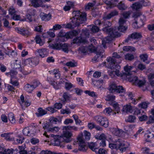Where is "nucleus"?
Here are the masks:
<instances>
[{
  "instance_id": "1",
  "label": "nucleus",
  "mask_w": 154,
  "mask_h": 154,
  "mask_svg": "<svg viewBox=\"0 0 154 154\" xmlns=\"http://www.w3.org/2000/svg\"><path fill=\"white\" fill-rule=\"evenodd\" d=\"M89 41L87 39H73L71 42L72 45L74 44L78 46L83 45L87 44L90 42V45L87 46H83L79 48V51L82 53H85L87 52H94L96 54V55L92 60L95 61H97L99 60V58L103 57L104 50L101 47V45H99L96 48L94 45L97 43L96 39H89Z\"/></svg>"
},
{
  "instance_id": "2",
  "label": "nucleus",
  "mask_w": 154,
  "mask_h": 154,
  "mask_svg": "<svg viewBox=\"0 0 154 154\" xmlns=\"http://www.w3.org/2000/svg\"><path fill=\"white\" fill-rule=\"evenodd\" d=\"M106 60L108 63V68L111 69H115V70L114 71L115 72V75L117 76H121L123 77H126V78H129L128 76L131 75V70L132 69L133 66L128 65L125 66L124 69L125 72L122 74L120 72L119 70L120 68V66L118 65L115 64L116 61L115 59L111 57H108Z\"/></svg>"
},
{
  "instance_id": "3",
  "label": "nucleus",
  "mask_w": 154,
  "mask_h": 154,
  "mask_svg": "<svg viewBox=\"0 0 154 154\" xmlns=\"http://www.w3.org/2000/svg\"><path fill=\"white\" fill-rule=\"evenodd\" d=\"M73 17L70 23L67 24L66 28H74L82 23L86 20V14L85 12H81L79 11H75L73 12Z\"/></svg>"
},
{
  "instance_id": "4",
  "label": "nucleus",
  "mask_w": 154,
  "mask_h": 154,
  "mask_svg": "<svg viewBox=\"0 0 154 154\" xmlns=\"http://www.w3.org/2000/svg\"><path fill=\"white\" fill-rule=\"evenodd\" d=\"M132 17L135 20V22L133 23L132 26L135 28L143 26L146 20L145 17L143 15H140L139 13H134Z\"/></svg>"
},
{
  "instance_id": "5",
  "label": "nucleus",
  "mask_w": 154,
  "mask_h": 154,
  "mask_svg": "<svg viewBox=\"0 0 154 154\" xmlns=\"http://www.w3.org/2000/svg\"><path fill=\"white\" fill-rule=\"evenodd\" d=\"M104 25L105 27L103 29V31L108 34V35L110 37L112 38H117L120 37L122 34L118 32L113 31L112 29L108 27L110 26L111 23L109 21H106L104 23Z\"/></svg>"
},
{
  "instance_id": "6",
  "label": "nucleus",
  "mask_w": 154,
  "mask_h": 154,
  "mask_svg": "<svg viewBox=\"0 0 154 154\" xmlns=\"http://www.w3.org/2000/svg\"><path fill=\"white\" fill-rule=\"evenodd\" d=\"M48 42L49 44V46L54 49L61 50L62 42L65 41L64 39H49Z\"/></svg>"
},
{
  "instance_id": "7",
  "label": "nucleus",
  "mask_w": 154,
  "mask_h": 154,
  "mask_svg": "<svg viewBox=\"0 0 154 154\" xmlns=\"http://www.w3.org/2000/svg\"><path fill=\"white\" fill-rule=\"evenodd\" d=\"M109 90L112 93H124L125 90L122 86L118 85L115 83L112 82L110 83L109 88Z\"/></svg>"
},
{
  "instance_id": "8",
  "label": "nucleus",
  "mask_w": 154,
  "mask_h": 154,
  "mask_svg": "<svg viewBox=\"0 0 154 154\" xmlns=\"http://www.w3.org/2000/svg\"><path fill=\"white\" fill-rule=\"evenodd\" d=\"M94 119L100 125L105 128H107L108 126V120L106 118L100 116H96L94 117Z\"/></svg>"
},
{
  "instance_id": "9",
  "label": "nucleus",
  "mask_w": 154,
  "mask_h": 154,
  "mask_svg": "<svg viewBox=\"0 0 154 154\" xmlns=\"http://www.w3.org/2000/svg\"><path fill=\"white\" fill-rule=\"evenodd\" d=\"M39 62L38 59L36 57L30 58L25 60L23 63L28 66L34 67L38 65Z\"/></svg>"
},
{
  "instance_id": "10",
  "label": "nucleus",
  "mask_w": 154,
  "mask_h": 154,
  "mask_svg": "<svg viewBox=\"0 0 154 154\" xmlns=\"http://www.w3.org/2000/svg\"><path fill=\"white\" fill-rule=\"evenodd\" d=\"M126 20L122 17H120L119 21V26L118 29L120 32L125 33L127 30L128 26L126 25Z\"/></svg>"
},
{
  "instance_id": "11",
  "label": "nucleus",
  "mask_w": 154,
  "mask_h": 154,
  "mask_svg": "<svg viewBox=\"0 0 154 154\" xmlns=\"http://www.w3.org/2000/svg\"><path fill=\"white\" fill-rule=\"evenodd\" d=\"M78 140L79 142V150L83 152L86 151L88 149V146L82 139V136H79Z\"/></svg>"
},
{
  "instance_id": "12",
  "label": "nucleus",
  "mask_w": 154,
  "mask_h": 154,
  "mask_svg": "<svg viewBox=\"0 0 154 154\" xmlns=\"http://www.w3.org/2000/svg\"><path fill=\"white\" fill-rule=\"evenodd\" d=\"M15 30L19 34L27 37L31 35V30L28 28H16L15 29Z\"/></svg>"
},
{
  "instance_id": "13",
  "label": "nucleus",
  "mask_w": 154,
  "mask_h": 154,
  "mask_svg": "<svg viewBox=\"0 0 154 154\" xmlns=\"http://www.w3.org/2000/svg\"><path fill=\"white\" fill-rule=\"evenodd\" d=\"M62 138L66 143H69L71 140V138L72 137V132L68 130H63L62 135Z\"/></svg>"
},
{
  "instance_id": "14",
  "label": "nucleus",
  "mask_w": 154,
  "mask_h": 154,
  "mask_svg": "<svg viewBox=\"0 0 154 154\" xmlns=\"http://www.w3.org/2000/svg\"><path fill=\"white\" fill-rule=\"evenodd\" d=\"M110 131L113 134L119 137L123 136L125 133V132L121 129L115 128H111Z\"/></svg>"
},
{
  "instance_id": "15",
  "label": "nucleus",
  "mask_w": 154,
  "mask_h": 154,
  "mask_svg": "<svg viewBox=\"0 0 154 154\" xmlns=\"http://www.w3.org/2000/svg\"><path fill=\"white\" fill-rule=\"evenodd\" d=\"M114 143H115L116 146V149H118L125 146V142L121 138H118L117 139H115Z\"/></svg>"
},
{
  "instance_id": "16",
  "label": "nucleus",
  "mask_w": 154,
  "mask_h": 154,
  "mask_svg": "<svg viewBox=\"0 0 154 154\" xmlns=\"http://www.w3.org/2000/svg\"><path fill=\"white\" fill-rule=\"evenodd\" d=\"M32 5L35 8L39 7H45L42 1L41 0H29Z\"/></svg>"
},
{
  "instance_id": "17",
  "label": "nucleus",
  "mask_w": 154,
  "mask_h": 154,
  "mask_svg": "<svg viewBox=\"0 0 154 154\" xmlns=\"http://www.w3.org/2000/svg\"><path fill=\"white\" fill-rule=\"evenodd\" d=\"M132 81L135 85H137L140 87L144 85L146 82L145 80L139 79L137 77L135 76L133 77Z\"/></svg>"
},
{
  "instance_id": "18",
  "label": "nucleus",
  "mask_w": 154,
  "mask_h": 154,
  "mask_svg": "<svg viewBox=\"0 0 154 154\" xmlns=\"http://www.w3.org/2000/svg\"><path fill=\"white\" fill-rule=\"evenodd\" d=\"M118 13V11L114 10L108 14L104 15L103 17V19L104 20L109 19L114 16L117 15Z\"/></svg>"
},
{
  "instance_id": "19",
  "label": "nucleus",
  "mask_w": 154,
  "mask_h": 154,
  "mask_svg": "<svg viewBox=\"0 0 154 154\" xmlns=\"http://www.w3.org/2000/svg\"><path fill=\"white\" fill-rule=\"evenodd\" d=\"M131 7L133 10L136 11H138L143 8L141 4L139 1L136 2L133 4L131 6Z\"/></svg>"
},
{
  "instance_id": "20",
  "label": "nucleus",
  "mask_w": 154,
  "mask_h": 154,
  "mask_svg": "<svg viewBox=\"0 0 154 154\" xmlns=\"http://www.w3.org/2000/svg\"><path fill=\"white\" fill-rule=\"evenodd\" d=\"M103 2L106 4L108 7L112 8L116 6L117 3L114 0H111L110 1L108 0H103Z\"/></svg>"
},
{
  "instance_id": "21",
  "label": "nucleus",
  "mask_w": 154,
  "mask_h": 154,
  "mask_svg": "<svg viewBox=\"0 0 154 154\" xmlns=\"http://www.w3.org/2000/svg\"><path fill=\"white\" fill-rule=\"evenodd\" d=\"M51 136L52 137H54L55 139L54 140V144L55 146H60V147H63L64 146L63 145V143L60 142V139H58V136H55L54 134H51Z\"/></svg>"
},
{
  "instance_id": "22",
  "label": "nucleus",
  "mask_w": 154,
  "mask_h": 154,
  "mask_svg": "<svg viewBox=\"0 0 154 154\" xmlns=\"http://www.w3.org/2000/svg\"><path fill=\"white\" fill-rule=\"evenodd\" d=\"M112 58H111L115 59L116 61L115 62V64H116V63H121L122 61L121 56L116 52H114L112 54Z\"/></svg>"
},
{
  "instance_id": "23",
  "label": "nucleus",
  "mask_w": 154,
  "mask_h": 154,
  "mask_svg": "<svg viewBox=\"0 0 154 154\" xmlns=\"http://www.w3.org/2000/svg\"><path fill=\"white\" fill-rule=\"evenodd\" d=\"M38 52L39 55L42 58H43L48 56V53L47 49L45 48L42 49L38 50Z\"/></svg>"
},
{
  "instance_id": "24",
  "label": "nucleus",
  "mask_w": 154,
  "mask_h": 154,
  "mask_svg": "<svg viewBox=\"0 0 154 154\" xmlns=\"http://www.w3.org/2000/svg\"><path fill=\"white\" fill-rule=\"evenodd\" d=\"M5 53L7 55L10 57L11 56L14 57L16 55V53L14 50H11L9 47H8L5 50Z\"/></svg>"
},
{
  "instance_id": "25",
  "label": "nucleus",
  "mask_w": 154,
  "mask_h": 154,
  "mask_svg": "<svg viewBox=\"0 0 154 154\" xmlns=\"http://www.w3.org/2000/svg\"><path fill=\"white\" fill-rule=\"evenodd\" d=\"M12 134L11 133H4L2 134L1 136L2 137H5V138L7 141H14V137L10 136Z\"/></svg>"
},
{
  "instance_id": "26",
  "label": "nucleus",
  "mask_w": 154,
  "mask_h": 154,
  "mask_svg": "<svg viewBox=\"0 0 154 154\" xmlns=\"http://www.w3.org/2000/svg\"><path fill=\"white\" fill-rule=\"evenodd\" d=\"M88 147L93 151L95 152L96 153L97 152V144L96 143L91 142L88 143Z\"/></svg>"
},
{
  "instance_id": "27",
  "label": "nucleus",
  "mask_w": 154,
  "mask_h": 154,
  "mask_svg": "<svg viewBox=\"0 0 154 154\" xmlns=\"http://www.w3.org/2000/svg\"><path fill=\"white\" fill-rule=\"evenodd\" d=\"M47 113L46 111L40 107L38 109L37 112L35 113V114L37 116L39 117L42 116Z\"/></svg>"
},
{
  "instance_id": "28",
  "label": "nucleus",
  "mask_w": 154,
  "mask_h": 154,
  "mask_svg": "<svg viewBox=\"0 0 154 154\" xmlns=\"http://www.w3.org/2000/svg\"><path fill=\"white\" fill-rule=\"evenodd\" d=\"M24 90L28 93H31L34 90V88L32 84L27 83L24 87Z\"/></svg>"
},
{
  "instance_id": "29",
  "label": "nucleus",
  "mask_w": 154,
  "mask_h": 154,
  "mask_svg": "<svg viewBox=\"0 0 154 154\" xmlns=\"http://www.w3.org/2000/svg\"><path fill=\"white\" fill-rule=\"evenodd\" d=\"M78 34V32L75 30L66 33V38H69L76 36Z\"/></svg>"
},
{
  "instance_id": "30",
  "label": "nucleus",
  "mask_w": 154,
  "mask_h": 154,
  "mask_svg": "<svg viewBox=\"0 0 154 154\" xmlns=\"http://www.w3.org/2000/svg\"><path fill=\"white\" fill-rule=\"evenodd\" d=\"M103 112L105 115H110L111 113H112L113 115H115L116 114V112L113 111L110 107L106 108L103 111Z\"/></svg>"
},
{
  "instance_id": "31",
  "label": "nucleus",
  "mask_w": 154,
  "mask_h": 154,
  "mask_svg": "<svg viewBox=\"0 0 154 154\" xmlns=\"http://www.w3.org/2000/svg\"><path fill=\"white\" fill-rule=\"evenodd\" d=\"M142 37V36L141 34L137 32L132 33L128 36V38H139Z\"/></svg>"
},
{
  "instance_id": "32",
  "label": "nucleus",
  "mask_w": 154,
  "mask_h": 154,
  "mask_svg": "<svg viewBox=\"0 0 154 154\" xmlns=\"http://www.w3.org/2000/svg\"><path fill=\"white\" fill-rule=\"evenodd\" d=\"M116 6L119 10H125L128 8V6L122 2H120Z\"/></svg>"
},
{
  "instance_id": "33",
  "label": "nucleus",
  "mask_w": 154,
  "mask_h": 154,
  "mask_svg": "<svg viewBox=\"0 0 154 154\" xmlns=\"http://www.w3.org/2000/svg\"><path fill=\"white\" fill-rule=\"evenodd\" d=\"M122 111L125 112L131 113L132 112V109L131 105H126L123 107Z\"/></svg>"
},
{
  "instance_id": "34",
  "label": "nucleus",
  "mask_w": 154,
  "mask_h": 154,
  "mask_svg": "<svg viewBox=\"0 0 154 154\" xmlns=\"http://www.w3.org/2000/svg\"><path fill=\"white\" fill-rule=\"evenodd\" d=\"M70 47V45L67 43H62L61 50L66 53H68L69 51V48Z\"/></svg>"
},
{
  "instance_id": "35",
  "label": "nucleus",
  "mask_w": 154,
  "mask_h": 154,
  "mask_svg": "<svg viewBox=\"0 0 154 154\" xmlns=\"http://www.w3.org/2000/svg\"><path fill=\"white\" fill-rule=\"evenodd\" d=\"M40 17L42 20L48 21L51 19V15L49 14H47L43 13L41 14Z\"/></svg>"
},
{
  "instance_id": "36",
  "label": "nucleus",
  "mask_w": 154,
  "mask_h": 154,
  "mask_svg": "<svg viewBox=\"0 0 154 154\" xmlns=\"http://www.w3.org/2000/svg\"><path fill=\"white\" fill-rule=\"evenodd\" d=\"M48 81L49 82L50 84L53 86L54 88L55 89H58L60 88V86L59 84H57V82L54 81L50 80L49 79H48Z\"/></svg>"
},
{
  "instance_id": "37",
  "label": "nucleus",
  "mask_w": 154,
  "mask_h": 154,
  "mask_svg": "<svg viewBox=\"0 0 154 154\" xmlns=\"http://www.w3.org/2000/svg\"><path fill=\"white\" fill-rule=\"evenodd\" d=\"M111 105L113 106L114 110V112H116L117 113L120 112V108L118 103L115 102H112Z\"/></svg>"
},
{
  "instance_id": "38",
  "label": "nucleus",
  "mask_w": 154,
  "mask_h": 154,
  "mask_svg": "<svg viewBox=\"0 0 154 154\" xmlns=\"http://www.w3.org/2000/svg\"><path fill=\"white\" fill-rule=\"evenodd\" d=\"M52 74L54 75V77L56 79H59L60 77V73L58 70L54 69L52 72Z\"/></svg>"
},
{
  "instance_id": "39",
  "label": "nucleus",
  "mask_w": 154,
  "mask_h": 154,
  "mask_svg": "<svg viewBox=\"0 0 154 154\" xmlns=\"http://www.w3.org/2000/svg\"><path fill=\"white\" fill-rule=\"evenodd\" d=\"M43 128L45 130L48 132H49L51 128V125L48 123H44L42 124Z\"/></svg>"
},
{
  "instance_id": "40",
  "label": "nucleus",
  "mask_w": 154,
  "mask_h": 154,
  "mask_svg": "<svg viewBox=\"0 0 154 154\" xmlns=\"http://www.w3.org/2000/svg\"><path fill=\"white\" fill-rule=\"evenodd\" d=\"M42 35L43 37L44 38H48V37L47 36L48 35H49L51 38L54 37L55 35L54 32L50 31L48 32L47 33H44Z\"/></svg>"
},
{
  "instance_id": "41",
  "label": "nucleus",
  "mask_w": 154,
  "mask_h": 154,
  "mask_svg": "<svg viewBox=\"0 0 154 154\" xmlns=\"http://www.w3.org/2000/svg\"><path fill=\"white\" fill-rule=\"evenodd\" d=\"M139 2L141 4L142 7H146L150 5V2L148 0H140Z\"/></svg>"
},
{
  "instance_id": "42",
  "label": "nucleus",
  "mask_w": 154,
  "mask_h": 154,
  "mask_svg": "<svg viewBox=\"0 0 154 154\" xmlns=\"http://www.w3.org/2000/svg\"><path fill=\"white\" fill-rule=\"evenodd\" d=\"M8 117L9 120L13 124L15 122L14 115L12 113H10L8 115Z\"/></svg>"
},
{
  "instance_id": "43",
  "label": "nucleus",
  "mask_w": 154,
  "mask_h": 154,
  "mask_svg": "<svg viewBox=\"0 0 154 154\" xmlns=\"http://www.w3.org/2000/svg\"><path fill=\"white\" fill-rule=\"evenodd\" d=\"M20 71L25 75H27L31 72V69H27L26 67H24L23 69H20Z\"/></svg>"
},
{
  "instance_id": "44",
  "label": "nucleus",
  "mask_w": 154,
  "mask_h": 154,
  "mask_svg": "<svg viewBox=\"0 0 154 154\" xmlns=\"http://www.w3.org/2000/svg\"><path fill=\"white\" fill-rule=\"evenodd\" d=\"M95 137L97 139L101 140H105L106 139L105 135L103 134H97L95 135Z\"/></svg>"
},
{
  "instance_id": "45",
  "label": "nucleus",
  "mask_w": 154,
  "mask_h": 154,
  "mask_svg": "<svg viewBox=\"0 0 154 154\" xmlns=\"http://www.w3.org/2000/svg\"><path fill=\"white\" fill-rule=\"evenodd\" d=\"M131 14V11H130L124 12L122 14V15L123 17H122L126 20V19L128 18L129 17Z\"/></svg>"
},
{
  "instance_id": "46",
  "label": "nucleus",
  "mask_w": 154,
  "mask_h": 154,
  "mask_svg": "<svg viewBox=\"0 0 154 154\" xmlns=\"http://www.w3.org/2000/svg\"><path fill=\"white\" fill-rule=\"evenodd\" d=\"M35 41L36 43L39 44L40 46L43 45L45 42L44 39H34L32 40V42Z\"/></svg>"
},
{
  "instance_id": "47",
  "label": "nucleus",
  "mask_w": 154,
  "mask_h": 154,
  "mask_svg": "<svg viewBox=\"0 0 154 154\" xmlns=\"http://www.w3.org/2000/svg\"><path fill=\"white\" fill-rule=\"evenodd\" d=\"M125 58L126 60H131L134 59V57L132 54L128 53L125 55Z\"/></svg>"
},
{
  "instance_id": "48",
  "label": "nucleus",
  "mask_w": 154,
  "mask_h": 154,
  "mask_svg": "<svg viewBox=\"0 0 154 154\" xmlns=\"http://www.w3.org/2000/svg\"><path fill=\"white\" fill-rule=\"evenodd\" d=\"M123 50L125 51H134L135 49L134 48L130 46H125L123 48Z\"/></svg>"
},
{
  "instance_id": "49",
  "label": "nucleus",
  "mask_w": 154,
  "mask_h": 154,
  "mask_svg": "<svg viewBox=\"0 0 154 154\" xmlns=\"http://www.w3.org/2000/svg\"><path fill=\"white\" fill-rule=\"evenodd\" d=\"M17 72L15 71H12L9 72H6V75L8 76H10L11 78H14V76L16 75Z\"/></svg>"
},
{
  "instance_id": "50",
  "label": "nucleus",
  "mask_w": 154,
  "mask_h": 154,
  "mask_svg": "<svg viewBox=\"0 0 154 154\" xmlns=\"http://www.w3.org/2000/svg\"><path fill=\"white\" fill-rule=\"evenodd\" d=\"M102 44L104 48H106V44L108 43L110 41L111 39H102Z\"/></svg>"
},
{
  "instance_id": "51",
  "label": "nucleus",
  "mask_w": 154,
  "mask_h": 154,
  "mask_svg": "<svg viewBox=\"0 0 154 154\" xmlns=\"http://www.w3.org/2000/svg\"><path fill=\"white\" fill-rule=\"evenodd\" d=\"M19 148L20 149L19 152L17 153V154H26L27 152L24 150V149L22 146H19Z\"/></svg>"
},
{
  "instance_id": "52",
  "label": "nucleus",
  "mask_w": 154,
  "mask_h": 154,
  "mask_svg": "<svg viewBox=\"0 0 154 154\" xmlns=\"http://www.w3.org/2000/svg\"><path fill=\"white\" fill-rule=\"evenodd\" d=\"M96 4V2L95 1L93 3H89L86 5L85 8L86 10H89L91 8L93 7Z\"/></svg>"
},
{
  "instance_id": "53",
  "label": "nucleus",
  "mask_w": 154,
  "mask_h": 154,
  "mask_svg": "<svg viewBox=\"0 0 154 154\" xmlns=\"http://www.w3.org/2000/svg\"><path fill=\"white\" fill-rule=\"evenodd\" d=\"M70 95L68 93L66 92H64L63 96L64 101H66L69 100L70 97Z\"/></svg>"
},
{
  "instance_id": "54",
  "label": "nucleus",
  "mask_w": 154,
  "mask_h": 154,
  "mask_svg": "<svg viewBox=\"0 0 154 154\" xmlns=\"http://www.w3.org/2000/svg\"><path fill=\"white\" fill-rule=\"evenodd\" d=\"M115 96L111 95H107L106 99V100L107 101H113L115 100Z\"/></svg>"
},
{
  "instance_id": "55",
  "label": "nucleus",
  "mask_w": 154,
  "mask_h": 154,
  "mask_svg": "<svg viewBox=\"0 0 154 154\" xmlns=\"http://www.w3.org/2000/svg\"><path fill=\"white\" fill-rule=\"evenodd\" d=\"M40 84V83L38 81L35 80L32 82V85L33 86L34 89L36 88Z\"/></svg>"
},
{
  "instance_id": "56",
  "label": "nucleus",
  "mask_w": 154,
  "mask_h": 154,
  "mask_svg": "<svg viewBox=\"0 0 154 154\" xmlns=\"http://www.w3.org/2000/svg\"><path fill=\"white\" fill-rule=\"evenodd\" d=\"M73 85L69 82H66L65 83V88L66 90H69L73 87Z\"/></svg>"
},
{
  "instance_id": "57",
  "label": "nucleus",
  "mask_w": 154,
  "mask_h": 154,
  "mask_svg": "<svg viewBox=\"0 0 154 154\" xmlns=\"http://www.w3.org/2000/svg\"><path fill=\"white\" fill-rule=\"evenodd\" d=\"M135 119L136 117L135 116L131 115L128 117L127 119V121L130 122H134Z\"/></svg>"
},
{
  "instance_id": "58",
  "label": "nucleus",
  "mask_w": 154,
  "mask_h": 154,
  "mask_svg": "<svg viewBox=\"0 0 154 154\" xmlns=\"http://www.w3.org/2000/svg\"><path fill=\"white\" fill-rule=\"evenodd\" d=\"M84 136L85 139L86 140H89L90 138V136H91V134L90 133L87 131H84Z\"/></svg>"
},
{
  "instance_id": "59",
  "label": "nucleus",
  "mask_w": 154,
  "mask_h": 154,
  "mask_svg": "<svg viewBox=\"0 0 154 154\" xmlns=\"http://www.w3.org/2000/svg\"><path fill=\"white\" fill-rule=\"evenodd\" d=\"M24 139L23 137L19 136L18 137V138L16 139L17 143H22L24 142Z\"/></svg>"
},
{
  "instance_id": "60",
  "label": "nucleus",
  "mask_w": 154,
  "mask_h": 154,
  "mask_svg": "<svg viewBox=\"0 0 154 154\" xmlns=\"http://www.w3.org/2000/svg\"><path fill=\"white\" fill-rule=\"evenodd\" d=\"M140 57L141 60L143 62H145L148 58V55L146 54H143L140 56Z\"/></svg>"
},
{
  "instance_id": "61",
  "label": "nucleus",
  "mask_w": 154,
  "mask_h": 154,
  "mask_svg": "<svg viewBox=\"0 0 154 154\" xmlns=\"http://www.w3.org/2000/svg\"><path fill=\"white\" fill-rule=\"evenodd\" d=\"M29 128L28 127H26L23 130V134L25 136H29Z\"/></svg>"
},
{
  "instance_id": "62",
  "label": "nucleus",
  "mask_w": 154,
  "mask_h": 154,
  "mask_svg": "<svg viewBox=\"0 0 154 154\" xmlns=\"http://www.w3.org/2000/svg\"><path fill=\"white\" fill-rule=\"evenodd\" d=\"M62 26L61 25L58 24H56L54 26L51 30H57L61 29Z\"/></svg>"
},
{
  "instance_id": "63",
  "label": "nucleus",
  "mask_w": 154,
  "mask_h": 154,
  "mask_svg": "<svg viewBox=\"0 0 154 154\" xmlns=\"http://www.w3.org/2000/svg\"><path fill=\"white\" fill-rule=\"evenodd\" d=\"M66 65L68 66H70L71 67H74L76 66L77 63H74L71 61L67 62L66 63Z\"/></svg>"
},
{
  "instance_id": "64",
  "label": "nucleus",
  "mask_w": 154,
  "mask_h": 154,
  "mask_svg": "<svg viewBox=\"0 0 154 154\" xmlns=\"http://www.w3.org/2000/svg\"><path fill=\"white\" fill-rule=\"evenodd\" d=\"M30 142L33 145H35L38 143L39 142V140L36 138H32L30 140Z\"/></svg>"
}]
</instances>
